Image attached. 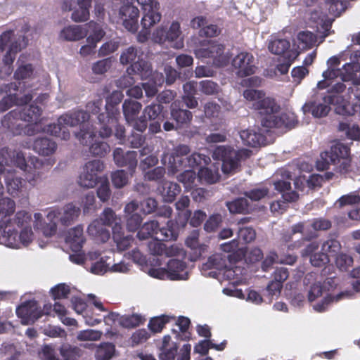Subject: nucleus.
<instances>
[{
  "label": "nucleus",
  "instance_id": "2eb2a0df",
  "mask_svg": "<svg viewBox=\"0 0 360 360\" xmlns=\"http://www.w3.org/2000/svg\"><path fill=\"white\" fill-rule=\"evenodd\" d=\"M139 10L131 4L122 5L119 9V20L124 27L131 33L139 28Z\"/></svg>",
  "mask_w": 360,
  "mask_h": 360
},
{
  "label": "nucleus",
  "instance_id": "1a4fd4ad",
  "mask_svg": "<svg viewBox=\"0 0 360 360\" xmlns=\"http://www.w3.org/2000/svg\"><path fill=\"white\" fill-rule=\"evenodd\" d=\"M103 226L115 227L121 225V219L118 218L110 207H106L103 210L98 219L94 220L91 223L87 229L89 235L97 236L103 235L106 239L110 237L109 232L105 231Z\"/></svg>",
  "mask_w": 360,
  "mask_h": 360
},
{
  "label": "nucleus",
  "instance_id": "f3484780",
  "mask_svg": "<svg viewBox=\"0 0 360 360\" xmlns=\"http://www.w3.org/2000/svg\"><path fill=\"white\" fill-rule=\"evenodd\" d=\"M340 97L333 95H325L322 98V102L311 101L306 105L307 110L314 117H323L328 115L331 110V105H338Z\"/></svg>",
  "mask_w": 360,
  "mask_h": 360
},
{
  "label": "nucleus",
  "instance_id": "774afa93",
  "mask_svg": "<svg viewBox=\"0 0 360 360\" xmlns=\"http://www.w3.org/2000/svg\"><path fill=\"white\" fill-rule=\"evenodd\" d=\"M8 192L13 196H15L22 186V179L17 176H7L6 179Z\"/></svg>",
  "mask_w": 360,
  "mask_h": 360
},
{
  "label": "nucleus",
  "instance_id": "7c9ffc66",
  "mask_svg": "<svg viewBox=\"0 0 360 360\" xmlns=\"http://www.w3.org/2000/svg\"><path fill=\"white\" fill-rule=\"evenodd\" d=\"M84 28L86 35L89 34L86 39L88 43L95 46L103 39L105 34L101 26L94 21H90L85 24Z\"/></svg>",
  "mask_w": 360,
  "mask_h": 360
},
{
  "label": "nucleus",
  "instance_id": "6ab92c4d",
  "mask_svg": "<svg viewBox=\"0 0 360 360\" xmlns=\"http://www.w3.org/2000/svg\"><path fill=\"white\" fill-rule=\"evenodd\" d=\"M1 124L13 135H20L23 131V123L20 119V109H14L8 112L3 118Z\"/></svg>",
  "mask_w": 360,
  "mask_h": 360
},
{
  "label": "nucleus",
  "instance_id": "2f4dec72",
  "mask_svg": "<svg viewBox=\"0 0 360 360\" xmlns=\"http://www.w3.org/2000/svg\"><path fill=\"white\" fill-rule=\"evenodd\" d=\"M86 37L84 25H70L65 27L60 32V37L66 41H78Z\"/></svg>",
  "mask_w": 360,
  "mask_h": 360
},
{
  "label": "nucleus",
  "instance_id": "de8ad7c7",
  "mask_svg": "<svg viewBox=\"0 0 360 360\" xmlns=\"http://www.w3.org/2000/svg\"><path fill=\"white\" fill-rule=\"evenodd\" d=\"M146 321L145 318L140 314H133L121 317L120 325L125 328H134L143 324Z\"/></svg>",
  "mask_w": 360,
  "mask_h": 360
},
{
  "label": "nucleus",
  "instance_id": "4c0bfd02",
  "mask_svg": "<svg viewBox=\"0 0 360 360\" xmlns=\"http://www.w3.org/2000/svg\"><path fill=\"white\" fill-rule=\"evenodd\" d=\"M176 325L181 333H177L173 329L172 331L176 334V338L181 340L188 341L191 338V333L188 331L191 325L190 319L188 317L180 316L176 321Z\"/></svg>",
  "mask_w": 360,
  "mask_h": 360
},
{
  "label": "nucleus",
  "instance_id": "6e6552de",
  "mask_svg": "<svg viewBox=\"0 0 360 360\" xmlns=\"http://www.w3.org/2000/svg\"><path fill=\"white\" fill-rule=\"evenodd\" d=\"M20 84V82H18V84L15 82H10L0 86V93L7 94L0 101L1 112L8 110L15 105H23L32 101V95L30 94H27L22 96H19L17 94Z\"/></svg>",
  "mask_w": 360,
  "mask_h": 360
},
{
  "label": "nucleus",
  "instance_id": "37998d69",
  "mask_svg": "<svg viewBox=\"0 0 360 360\" xmlns=\"http://www.w3.org/2000/svg\"><path fill=\"white\" fill-rule=\"evenodd\" d=\"M226 266V257L221 253H216L209 257L206 263L203 264L205 269H223Z\"/></svg>",
  "mask_w": 360,
  "mask_h": 360
},
{
  "label": "nucleus",
  "instance_id": "e433bc0d",
  "mask_svg": "<svg viewBox=\"0 0 360 360\" xmlns=\"http://www.w3.org/2000/svg\"><path fill=\"white\" fill-rule=\"evenodd\" d=\"M240 136L244 145L253 148L259 146L264 139L262 134L251 129L241 131Z\"/></svg>",
  "mask_w": 360,
  "mask_h": 360
},
{
  "label": "nucleus",
  "instance_id": "f8f14e48",
  "mask_svg": "<svg viewBox=\"0 0 360 360\" xmlns=\"http://www.w3.org/2000/svg\"><path fill=\"white\" fill-rule=\"evenodd\" d=\"M124 95L120 91H114L106 98L105 112L100 113L98 116L99 123L105 124V119H108V124L115 125L118 121L120 115L117 105L122 101Z\"/></svg>",
  "mask_w": 360,
  "mask_h": 360
},
{
  "label": "nucleus",
  "instance_id": "5701e85b",
  "mask_svg": "<svg viewBox=\"0 0 360 360\" xmlns=\"http://www.w3.org/2000/svg\"><path fill=\"white\" fill-rule=\"evenodd\" d=\"M57 214V217H59V221L63 226H68L74 223L80 214V207H77L72 202L66 204L63 207V212H60L58 210H55Z\"/></svg>",
  "mask_w": 360,
  "mask_h": 360
},
{
  "label": "nucleus",
  "instance_id": "a211bd4d",
  "mask_svg": "<svg viewBox=\"0 0 360 360\" xmlns=\"http://www.w3.org/2000/svg\"><path fill=\"white\" fill-rule=\"evenodd\" d=\"M113 160L115 165L120 167H127L132 176L137 166V153L128 151L124 153L120 148H117L113 151Z\"/></svg>",
  "mask_w": 360,
  "mask_h": 360
},
{
  "label": "nucleus",
  "instance_id": "09e8293b",
  "mask_svg": "<svg viewBox=\"0 0 360 360\" xmlns=\"http://www.w3.org/2000/svg\"><path fill=\"white\" fill-rule=\"evenodd\" d=\"M95 136L96 135L93 136L92 139H86V140L89 141L86 146L91 144L89 147V152L93 155L103 157L110 151V146L107 143L103 141H96L94 143H91V141Z\"/></svg>",
  "mask_w": 360,
  "mask_h": 360
},
{
  "label": "nucleus",
  "instance_id": "0e129e2a",
  "mask_svg": "<svg viewBox=\"0 0 360 360\" xmlns=\"http://www.w3.org/2000/svg\"><path fill=\"white\" fill-rule=\"evenodd\" d=\"M198 176L201 180H203L208 184L216 183L219 178L217 172L213 171L205 166L199 169Z\"/></svg>",
  "mask_w": 360,
  "mask_h": 360
},
{
  "label": "nucleus",
  "instance_id": "a878e982",
  "mask_svg": "<svg viewBox=\"0 0 360 360\" xmlns=\"http://www.w3.org/2000/svg\"><path fill=\"white\" fill-rule=\"evenodd\" d=\"M112 239L120 251H124L129 248L134 239L131 235H125L122 226L112 228Z\"/></svg>",
  "mask_w": 360,
  "mask_h": 360
},
{
  "label": "nucleus",
  "instance_id": "b1692460",
  "mask_svg": "<svg viewBox=\"0 0 360 360\" xmlns=\"http://www.w3.org/2000/svg\"><path fill=\"white\" fill-rule=\"evenodd\" d=\"M65 241L70 245L72 252L82 250L85 241L83 236V228L82 226H77L68 232Z\"/></svg>",
  "mask_w": 360,
  "mask_h": 360
},
{
  "label": "nucleus",
  "instance_id": "4be33fe9",
  "mask_svg": "<svg viewBox=\"0 0 360 360\" xmlns=\"http://www.w3.org/2000/svg\"><path fill=\"white\" fill-rule=\"evenodd\" d=\"M200 231L199 230H193L186 239L185 243L193 252L191 253V260L196 261L200 259L207 248L205 244L199 243Z\"/></svg>",
  "mask_w": 360,
  "mask_h": 360
},
{
  "label": "nucleus",
  "instance_id": "8fccbe9b",
  "mask_svg": "<svg viewBox=\"0 0 360 360\" xmlns=\"http://www.w3.org/2000/svg\"><path fill=\"white\" fill-rule=\"evenodd\" d=\"M59 350L63 360H77L83 354L80 348L69 345L61 346Z\"/></svg>",
  "mask_w": 360,
  "mask_h": 360
},
{
  "label": "nucleus",
  "instance_id": "20e7f679",
  "mask_svg": "<svg viewBox=\"0 0 360 360\" xmlns=\"http://www.w3.org/2000/svg\"><path fill=\"white\" fill-rule=\"evenodd\" d=\"M15 202L9 198L0 199V242L5 245H16L18 231L13 228L11 215L15 212Z\"/></svg>",
  "mask_w": 360,
  "mask_h": 360
},
{
  "label": "nucleus",
  "instance_id": "aec40b11",
  "mask_svg": "<svg viewBox=\"0 0 360 360\" xmlns=\"http://www.w3.org/2000/svg\"><path fill=\"white\" fill-rule=\"evenodd\" d=\"M190 153L191 148L188 145L180 144L174 148L172 155V160H170L171 167L174 172L184 169Z\"/></svg>",
  "mask_w": 360,
  "mask_h": 360
},
{
  "label": "nucleus",
  "instance_id": "7ed1b4c3",
  "mask_svg": "<svg viewBox=\"0 0 360 360\" xmlns=\"http://www.w3.org/2000/svg\"><path fill=\"white\" fill-rule=\"evenodd\" d=\"M144 53L139 46L131 45L124 49L120 56V62L122 65H130L127 68V72L139 75L141 78H147L152 73V68L150 63L145 60Z\"/></svg>",
  "mask_w": 360,
  "mask_h": 360
},
{
  "label": "nucleus",
  "instance_id": "473e14b6",
  "mask_svg": "<svg viewBox=\"0 0 360 360\" xmlns=\"http://www.w3.org/2000/svg\"><path fill=\"white\" fill-rule=\"evenodd\" d=\"M141 103L131 99H126L122 104V110L124 117L128 123H131L136 118L141 111Z\"/></svg>",
  "mask_w": 360,
  "mask_h": 360
},
{
  "label": "nucleus",
  "instance_id": "423d86ee",
  "mask_svg": "<svg viewBox=\"0 0 360 360\" xmlns=\"http://www.w3.org/2000/svg\"><path fill=\"white\" fill-rule=\"evenodd\" d=\"M251 155L252 151L249 149L235 150L229 146H219L214 150L212 157L222 161L221 169L224 174H231L236 172L240 167V162Z\"/></svg>",
  "mask_w": 360,
  "mask_h": 360
},
{
  "label": "nucleus",
  "instance_id": "ea45409f",
  "mask_svg": "<svg viewBox=\"0 0 360 360\" xmlns=\"http://www.w3.org/2000/svg\"><path fill=\"white\" fill-rule=\"evenodd\" d=\"M143 113L150 120H159L164 121L166 118L165 112L163 111V106L160 103H151L147 105L144 108Z\"/></svg>",
  "mask_w": 360,
  "mask_h": 360
},
{
  "label": "nucleus",
  "instance_id": "338daca9",
  "mask_svg": "<svg viewBox=\"0 0 360 360\" xmlns=\"http://www.w3.org/2000/svg\"><path fill=\"white\" fill-rule=\"evenodd\" d=\"M34 68L32 64L20 65L14 72V78L16 80H22L30 78L33 75Z\"/></svg>",
  "mask_w": 360,
  "mask_h": 360
},
{
  "label": "nucleus",
  "instance_id": "052dcab7",
  "mask_svg": "<svg viewBox=\"0 0 360 360\" xmlns=\"http://www.w3.org/2000/svg\"><path fill=\"white\" fill-rule=\"evenodd\" d=\"M223 221L222 216L219 213L211 214L205 221L203 229L207 233H214L221 225Z\"/></svg>",
  "mask_w": 360,
  "mask_h": 360
},
{
  "label": "nucleus",
  "instance_id": "4468645a",
  "mask_svg": "<svg viewBox=\"0 0 360 360\" xmlns=\"http://www.w3.org/2000/svg\"><path fill=\"white\" fill-rule=\"evenodd\" d=\"M17 316L21 319L22 323L28 325L34 323L43 316V311L38 302L34 300H28L21 304L16 309Z\"/></svg>",
  "mask_w": 360,
  "mask_h": 360
},
{
  "label": "nucleus",
  "instance_id": "79ce46f5",
  "mask_svg": "<svg viewBox=\"0 0 360 360\" xmlns=\"http://www.w3.org/2000/svg\"><path fill=\"white\" fill-rule=\"evenodd\" d=\"M340 79L343 82L353 80L357 72L360 70V65L357 63H348L340 68Z\"/></svg>",
  "mask_w": 360,
  "mask_h": 360
},
{
  "label": "nucleus",
  "instance_id": "cd10ccee",
  "mask_svg": "<svg viewBox=\"0 0 360 360\" xmlns=\"http://www.w3.org/2000/svg\"><path fill=\"white\" fill-rule=\"evenodd\" d=\"M143 15L141 20V25L143 28H151L161 20L162 15L159 12V6L145 7Z\"/></svg>",
  "mask_w": 360,
  "mask_h": 360
},
{
  "label": "nucleus",
  "instance_id": "f704fd0d",
  "mask_svg": "<svg viewBox=\"0 0 360 360\" xmlns=\"http://www.w3.org/2000/svg\"><path fill=\"white\" fill-rule=\"evenodd\" d=\"M171 116L176 121L179 127L189 124L193 118L191 111L177 108L176 103H173L171 105Z\"/></svg>",
  "mask_w": 360,
  "mask_h": 360
},
{
  "label": "nucleus",
  "instance_id": "58836bf2",
  "mask_svg": "<svg viewBox=\"0 0 360 360\" xmlns=\"http://www.w3.org/2000/svg\"><path fill=\"white\" fill-rule=\"evenodd\" d=\"M211 160L208 155L201 154L199 153H193L191 154L186 161V168H195L200 167V168L207 166L210 162Z\"/></svg>",
  "mask_w": 360,
  "mask_h": 360
},
{
  "label": "nucleus",
  "instance_id": "393cba45",
  "mask_svg": "<svg viewBox=\"0 0 360 360\" xmlns=\"http://www.w3.org/2000/svg\"><path fill=\"white\" fill-rule=\"evenodd\" d=\"M309 23L311 27H316L317 30L321 28L324 30V36L329 34L328 32L331 27L332 22L328 16L320 11L314 10L311 11L309 18Z\"/></svg>",
  "mask_w": 360,
  "mask_h": 360
},
{
  "label": "nucleus",
  "instance_id": "c9c22d12",
  "mask_svg": "<svg viewBox=\"0 0 360 360\" xmlns=\"http://www.w3.org/2000/svg\"><path fill=\"white\" fill-rule=\"evenodd\" d=\"M227 345V341L224 340L220 344H215L211 340H200L194 347V352L201 355H207L210 349L217 351H223Z\"/></svg>",
  "mask_w": 360,
  "mask_h": 360
},
{
  "label": "nucleus",
  "instance_id": "a18cd8bd",
  "mask_svg": "<svg viewBox=\"0 0 360 360\" xmlns=\"http://www.w3.org/2000/svg\"><path fill=\"white\" fill-rule=\"evenodd\" d=\"M115 351L113 344L103 342L96 347L95 357L97 360H109L113 356Z\"/></svg>",
  "mask_w": 360,
  "mask_h": 360
},
{
  "label": "nucleus",
  "instance_id": "39448f33",
  "mask_svg": "<svg viewBox=\"0 0 360 360\" xmlns=\"http://www.w3.org/2000/svg\"><path fill=\"white\" fill-rule=\"evenodd\" d=\"M89 114L82 109H73L63 114L58 117V122L65 124L67 127H77L80 130L75 134L77 139L83 145H87L89 139L95 136V133L89 127Z\"/></svg>",
  "mask_w": 360,
  "mask_h": 360
},
{
  "label": "nucleus",
  "instance_id": "e2e57ef3",
  "mask_svg": "<svg viewBox=\"0 0 360 360\" xmlns=\"http://www.w3.org/2000/svg\"><path fill=\"white\" fill-rule=\"evenodd\" d=\"M51 295L53 300L68 298L70 293V286L65 283H60L51 289Z\"/></svg>",
  "mask_w": 360,
  "mask_h": 360
},
{
  "label": "nucleus",
  "instance_id": "680f3d73",
  "mask_svg": "<svg viewBox=\"0 0 360 360\" xmlns=\"http://www.w3.org/2000/svg\"><path fill=\"white\" fill-rule=\"evenodd\" d=\"M126 226L129 231L135 232L139 230L143 222V217L139 213L135 214L126 215Z\"/></svg>",
  "mask_w": 360,
  "mask_h": 360
},
{
  "label": "nucleus",
  "instance_id": "5fc2aeb1",
  "mask_svg": "<svg viewBox=\"0 0 360 360\" xmlns=\"http://www.w3.org/2000/svg\"><path fill=\"white\" fill-rule=\"evenodd\" d=\"M290 41L285 39H276L269 42L268 49L276 55L284 53L290 48Z\"/></svg>",
  "mask_w": 360,
  "mask_h": 360
},
{
  "label": "nucleus",
  "instance_id": "864d4df0",
  "mask_svg": "<svg viewBox=\"0 0 360 360\" xmlns=\"http://www.w3.org/2000/svg\"><path fill=\"white\" fill-rule=\"evenodd\" d=\"M53 311L64 325L68 326H76L77 325V322L75 319L66 316L68 311L60 303L56 302L54 304Z\"/></svg>",
  "mask_w": 360,
  "mask_h": 360
},
{
  "label": "nucleus",
  "instance_id": "c03bdc74",
  "mask_svg": "<svg viewBox=\"0 0 360 360\" xmlns=\"http://www.w3.org/2000/svg\"><path fill=\"white\" fill-rule=\"evenodd\" d=\"M190 205V198L187 195L181 196L179 200L175 203V207L179 211V215H182V224H185L188 222L191 215V211L188 210Z\"/></svg>",
  "mask_w": 360,
  "mask_h": 360
},
{
  "label": "nucleus",
  "instance_id": "603ef678",
  "mask_svg": "<svg viewBox=\"0 0 360 360\" xmlns=\"http://www.w3.org/2000/svg\"><path fill=\"white\" fill-rule=\"evenodd\" d=\"M32 221V215L29 212L25 210L18 211L14 218L12 219L13 228L18 231L15 228H24L25 226H30Z\"/></svg>",
  "mask_w": 360,
  "mask_h": 360
},
{
  "label": "nucleus",
  "instance_id": "9d476101",
  "mask_svg": "<svg viewBox=\"0 0 360 360\" xmlns=\"http://www.w3.org/2000/svg\"><path fill=\"white\" fill-rule=\"evenodd\" d=\"M225 46L217 41H208L206 46L195 50V55L199 58H212L214 66L220 68L227 65L229 59L224 54Z\"/></svg>",
  "mask_w": 360,
  "mask_h": 360
},
{
  "label": "nucleus",
  "instance_id": "dca6fc26",
  "mask_svg": "<svg viewBox=\"0 0 360 360\" xmlns=\"http://www.w3.org/2000/svg\"><path fill=\"white\" fill-rule=\"evenodd\" d=\"M232 65L237 70V75L240 77L253 75L257 67L255 58L248 52H240L232 60Z\"/></svg>",
  "mask_w": 360,
  "mask_h": 360
},
{
  "label": "nucleus",
  "instance_id": "13d9d810",
  "mask_svg": "<svg viewBox=\"0 0 360 360\" xmlns=\"http://www.w3.org/2000/svg\"><path fill=\"white\" fill-rule=\"evenodd\" d=\"M164 199L166 202H172L181 192V187L177 183L167 182L164 187Z\"/></svg>",
  "mask_w": 360,
  "mask_h": 360
},
{
  "label": "nucleus",
  "instance_id": "72a5a7b5",
  "mask_svg": "<svg viewBox=\"0 0 360 360\" xmlns=\"http://www.w3.org/2000/svg\"><path fill=\"white\" fill-rule=\"evenodd\" d=\"M20 112L22 122L38 123L40 120L42 110L38 105L31 104L29 107L20 109Z\"/></svg>",
  "mask_w": 360,
  "mask_h": 360
},
{
  "label": "nucleus",
  "instance_id": "ddd939ff",
  "mask_svg": "<svg viewBox=\"0 0 360 360\" xmlns=\"http://www.w3.org/2000/svg\"><path fill=\"white\" fill-rule=\"evenodd\" d=\"M104 169L100 160L89 161L85 164L82 173L79 176L78 184L84 188H94L98 181V174Z\"/></svg>",
  "mask_w": 360,
  "mask_h": 360
},
{
  "label": "nucleus",
  "instance_id": "6e6d98bb",
  "mask_svg": "<svg viewBox=\"0 0 360 360\" xmlns=\"http://www.w3.org/2000/svg\"><path fill=\"white\" fill-rule=\"evenodd\" d=\"M170 317L167 315H161L151 318L149 321L148 327L150 330L154 333H160L165 325L169 322Z\"/></svg>",
  "mask_w": 360,
  "mask_h": 360
},
{
  "label": "nucleus",
  "instance_id": "c85d7f7f",
  "mask_svg": "<svg viewBox=\"0 0 360 360\" xmlns=\"http://www.w3.org/2000/svg\"><path fill=\"white\" fill-rule=\"evenodd\" d=\"M57 148L55 141L47 137L37 139L33 143V149L41 155L48 156L53 154Z\"/></svg>",
  "mask_w": 360,
  "mask_h": 360
},
{
  "label": "nucleus",
  "instance_id": "3c124183",
  "mask_svg": "<svg viewBox=\"0 0 360 360\" xmlns=\"http://www.w3.org/2000/svg\"><path fill=\"white\" fill-rule=\"evenodd\" d=\"M340 249V243L331 236L321 245V251L332 257L336 256Z\"/></svg>",
  "mask_w": 360,
  "mask_h": 360
},
{
  "label": "nucleus",
  "instance_id": "49530a36",
  "mask_svg": "<svg viewBox=\"0 0 360 360\" xmlns=\"http://www.w3.org/2000/svg\"><path fill=\"white\" fill-rule=\"evenodd\" d=\"M65 124L58 123L50 124L47 126V131L51 135L60 138L63 140H68L70 133Z\"/></svg>",
  "mask_w": 360,
  "mask_h": 360
},
{
  "label": "nucleus",
  "instance_id": "c756f323",
  "mask_svg": "<svg viewBox=\"0 0 360 360\" xmlns=\"http://www.w3.org/2000/svg\"><path fill=\"white\" fill-rule=\"evenodd\" d=\"M118 121L115 125L108 124V119H105V124L100 123L101 127L99 131V135L102 138L110 137L112 134V127L115 128V136L120 141V143L124 140L125 138V128L124 126L117 124Z\"/></svg>",
  "mask_w": 360,
  "mask_h": 360
},
{
  "label": "nucleus",
  "instance_id": "9b49d317",
  "mask_svg": "<svg viewBox=\"0 0 360 360\" xmlns=\"http://www.w3.org/2000/svg\"><path fill=\"white\" fill-rule=\"evenodd\" d=\"M181 34L180 24L174 21L168 30L163 27L157 28L153 34V38L155 43L164 44L167 42L174 48L179 49L184 44L182 40H179Z\"/></svg>",
  "mask_w": 360,
  "mask_h": 360
},
{
  "label": "nucleus",
  "instance_id": "412c9836",
  "mask_svg": "<svg viewBox=\"0 0 360 360\" xmlns=\"http://www.w3.org/2000/svg\"><path fill=\"white\" fill-rule=\"evenodd\" d=\"M186 262L176 259H171L167 262L166 271L171 280H186L188 276L186 270Z\"/></svg>",
  "mask_w": 360,
  "mask_h": 360
},
{
  "label": "nucleus",
  "instance_id": "f257e3e1",
  "mask_svg": "<svg viewBox=\"0 0 360 360\" xmlns=\"http://www.w3.org/2000/svg\"><path fill=\"white\" fill-rule=\"evenodd\" d=\"M243 96L248 101H255L253 107L258 110L261 124L267 131L277 129L285 132L295 127L297 120L294 115L285 112L277 115L280 105L274 98L264 97L263 91L248 89L244 91Z\"/></svg>",
  "mask_w": 360,
  "mask_h": 360
},
{
  "label": "nucleus",
  "instance_id": "f03ea898",
  "mask_svg": "<svg viewBox=\"0 0 360 360\" xmlns=\"http://www.w3.org/2000/svg\"><path fill=\"white\" fill-rule=\"evenodd\" d=\"M352 157L350 148L338 141L333 144L328 150L322 152L320 158L316 161L318 170L324 171L329 169L331 165L335 166V171L345 174L351 171Z\"/></svg>",
  "mask_w": 360,
  "mask_h": 360
},
{
  "label": "nucleus",
  "instance_id": "a19ab883",
  "mask_svg": "<svg viewBox=\"0 0 360 360\" xmlns=\"http://www.w3.org/2000/svg\"><path fill=\"white\" fill-rule=\"evenodd\" d=\"M227 207L231 213L246 214L251 210L248 200L244 198H239L228 202Z\"/></svg>",
  "mask_w": 360,
  "mask_h": 360
},
{
  "label": "nucleus",
  "instance_id": "4d7b16f0",
  "mask_svg": "<svg viewBox=\"0 0 360 360\" xmlns=\"http://www.w3.org/2000/svg\"><path fill=\"white\" fill-rule=\"evenodd\" d=\"M338 130L340 131H345L346 136L349 139L354 141L360 140V128L357 124H354L350 127L349 124L347 122H341L339 123Z\"/></svg>",
  "mask_w": 360,
  "mask_h": 360
},
{
  "label": "nucleus",
  "instance_id": "bf43d9fd",
  "mask_svg": "<svg viewBox=\"0 0 360 360\" xmlns=\"http://www.w3.org/2000/svg\"><path fill=\"white\" fill-rule=\"evenodd\" d=\"M33 232L32 231L31 226H25L22 228L20 233L18 232V236L16 237V245H6L7 247L12 248H18L20 243L26 246L31 243L32 240Z\"/></svg>",
  "mask_w": 360,
  "mask_h": 360
},
{
  "label": "nucleus",
  "instance_id": "69168bd1",
  "mask_svg": "<svg viewBox=\"0 0 360 360\" xmlns=\"http://www.w3.org/2000/svg\"><path fill=\"white\" fill-rule=\"evenodd\" d=\"M111 179L113 186L117 188L124 187L128 183L127 173L123 169L117 170L112 173Z\"/></svg>",
  "mask_w": 360,
  "mask_h": 360
},
{
  "label": "nucleus",
  "instance_id": "0eeeda50",
  "mask_svg": "<svg viewBox=\"0 0 360 360\" xmlns=\"http://www.w3.org/2000/svg\"><path fill=\"white\" fill-rule=\"evenodd\" d=\"M174 223L168 221L167 227L160 228L159 223L155 220H151L144 223L138 231L137 237L143 240L149 238L169 241L177 238L178 233L173 227Z\"/></svg>",
  "mask_w": 360,
  "mask_h": 360
},
{
  "label": "nucleus",
  "instance_id": "bb28decb",
  "mask_svg": "<svg viewBox=\"0 0 360 360\" xmlns=\"http://www.w3.org/2000/svg\"><path fill=\"white\" fill-rule=\"evenodd\" d=\"M160 360H174L177 353L178 345L175 342L172 341L170 335H165L160 347Z\"/></svg>",
  "mask_w": 360,
  "mask_h": 360
}]
</instances>
